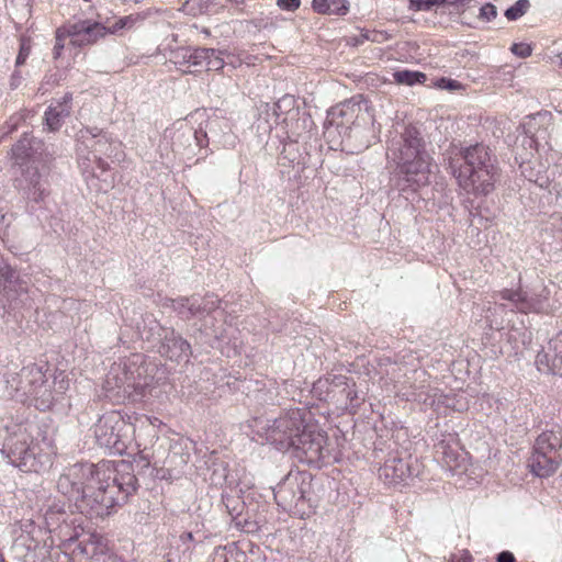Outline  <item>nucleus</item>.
I'll list each match as a JSON object with an SVG mask.
<instances>
[{
  "label": "nucleus",
  "mask_w": 562,
  "mask_h": 562,
  "mask_svg": "<svg viewBox=\"0 0 562 562\" xmlns=\"http://www.w3.org/2000/svg\"><path fill=\"white\" fill-rule=\"evenodd\" d=\"M56 487L81 514L104 518L126 503L137 488V479L131 472L119 474L113 461L76 463L60 474Z\"/></svg>",
  "instance_id": "obj_1"
},
{
  "label": "nucleus",
  "mask_w": 562,
  "mask_h": 562,
  "mask_svg": "<svg viewBox=\"0 0 562 562\" xmlns=\"http://www.w3.org/2000/svg\"><path fill=\"white\" fill-rule=\"evenodd\" d=\"M451 173L468 193L487 195L494 190L496 169L487 146L475 144L468 147L450 146L446 153Z\"/></svg>",
  "instance_id": "obj_2"
},
{
  "label": "nucleus",
  "mask_w": 562,
  "mask_h": 562,
  "mask_svg": "<svg viewBox=\"0 0 562 562\" xmlns=\"http://www.w3.org/2000/svg\"><path fill=\"white\" fill-rule=\"evenodd\" d=\"M12 159L20 176L15 178L16 187L34 202L44 201L49 194L47 176L49 172L50 155L44 143L27 134L13 145Z\"/></svg>",
  "instance_id": "obj_3"
},
{
  "label": "nucleus",
  "mask_w": 562,
  "mask_h": 562,
  "mask_svg": "<svg viewBox=\"0 0 562 562\" xmlns=\"http://www.w3.org/2000/svg\"><path fill=\"white\" fill-rule=\"evenodd\" d=\"M386 155L397 165L403 191H417L429 184L430 157L415 126H405L398 137L392 138Z\"/></svg>",
  "instance_id": "obj_4"
},
{
  "label": "nucleus",
  "mask_w": 562,
  "mask_h": 562,
  "mask_svg": "<svg viewBox=\"0 0 562 562\" xmlns=\"http://www.w3.org/2000/svg\"><path fill=\"white\" fill-rule=\"evenodd\" d=\"M94 437L100 447L113 454H123L135 432L134 425L126 422L117 411L104 413L93 428Z\"/></svg>",
  "instance_id": "obj_5"
},
{
  "label": "nucleus",
  "mask_w": 562,
  "mask_h": 562,
  "mask_svg": "<svg viewBox=\"0 0 562 562\" xmlns=\"http://www.w3.org/2000/svg\"><path fill=\"white\" fill-rule=\"evenodd\" d=\"M498 296L508 301L513 311L524 314H549L553 310L550 301L551 289L543 281H538L526 289H504L499 291Z\"/></svg>",
  "instance_id": "obj_6"
},
{
  "label": "nucleus",
  "mask_w": 562,
  "mask_h": 562,
  "mask_svg": "<svg viewBox=\"0 0 562 562\" xmlns=\"http://www.w3.org/2000/svg\"><path fill=\"white\" fill-rule=\"evenodd\" d=\"M120 144L110 142L108 135L98 128H86L79 132L77 154L80 165L85 170H91L94 175V168L90 167L93 162L102 171L106 170L108 164L102 159V155L112 156Z\"/></svg>",
  "instance_id": "obj_7"
},
{
  "label": "nucleus",
  "mask_w": 562,
  "mask_h": 562,
  "mask_svg": "<svg viewBox=\"0 0 562 562\" xmlns=\"http://www.w3.org/2000/svg\"><path fill=\"white\" fill-rule=\"evenodd\" d=\"M327 439L324 432L314 427L304 426L301 432L296 434L291 448L300 462L321 468L330 456Z\"/></svg>",
  "instance_id": "obj_8"
},
{
  "label": "nucleus",
  "mask_w": 562,
  "mask_h": 562,
  "mask_svg": "<svg viewBox=\"0 0 562 562\" xmlns=\"http://www.w3.org/2000/svg\"><path fill=\"white\" fill-rule=\"evenodd\" d=\"M4 450L11 462L24 472L38 473L49 463L47 454L38 452V446L29 442V436L21 432L10 437L4 443Z\"/></svg>",
  "instance_id": "obj_9"
},
{
  "label": "nucleus",
  "mask_w": 562,
  "mask_h": 562,
  "mask_svg": "<svg viewBox=\"0 0 562 562\" xmlns=\"http://www.w3.org/2000/svg\"><path fill=\"white\" fill-rule=\"evenodd\" d=\"M303 427L300 409H290L279 418L268 419L262 429L266 430V437L269 442L279 450H288L293 445L296 434H300Z\"/></svg>",
  "instance_id": "obj_10"
},
{
  "label": "nucleus",
  "mask_w": 562,
  "mask_h": 562,
  "mask_svg": "<svg viewBox=\"0 0 562 562\" xmlns=\"http://www.w3.org/2000/svg\"><path fill=\"white\" fill-rule=\"evenodd\" d=\"M538 137L522 133L516 139L514 147L515 160L519 165L520 173L528 181L543 188L548 184V177L546 176L544 167L541 164L532 161L533 151L538 147Z\"/></svg>",
  "instance_id": "obj_11"
},
{
  "label": "nucleus",
  "mask_w": 562,
  "mask_h": 562,
  "mask_svg": "<svg viewBox=\"0 0 562 562\" xmlns=\"http://www.w3.org/2000/svg\"><path fill=\"white\" fill-rule=\"evenodd\" d=\"M310 486V475L306 472L291 471L273 488V496L278 506L289 510L296 507L305 498Z\"/></svg>",
  "instance_id": "obj_12"
},
{
  "label": "nucleus",
  "mask_w": 562,
  "mask_h": 562,
  "mask_svg": "<svg viewBox=\"0 0 562 562\" xmlns=\"http://www.w3.org/2000/svg\"><path fill=\"white\" fill-rule=\"evenodd\" d=\"M312 393L321 401L331 402L337 406H347L352 391L349 379L338 374L318 379L313 384Z\"/></svg>",
  "instance_id": "obj_13"
},
{
  "label": "nucleus",
  "mask_w": 562,
  "mask_h": 562,
  "mask_svg": "<svg viewBox=\"0 0 562 562\" xmlns=\"http://www.w3.org/2000/svg\"><path fill=\"white\" fill-rule=\"evenodd\" d=\"M44 375L42 368L38 366H26L19 373L12 374L7 380L8 389L18 401H27L34 394L35 389L42 385Z\"/></svg>",
  "instance_id": "obj_14"
},
{
  "label": "nucleus",
  "mask_w": 562,
  "mask_h": 562,
  "mask_svg": "<svg viewBox=\"0 0 562 562\" xmlns=\"http://www.w3.org/2000/svg\"><path fill=\"white\" fill-rule=\"evenodd\" d=\"M32 530L26 536H20L14 546L13 550L15 555L23 562H45L49 555L50 544L45 541L43 544L35 537L36 528L33 522H30ZM37 532L42 533V530L37 528Z\"/></svg>",
  "instance_id": "obj_15"
},
{
  "label": "nucleus",
  "mask_w": 562,
  "mask_h": 562,
  "mask_svg": "<svg viewBox=\"0 0 562 562\" xmlns=\"http://www.w3.org/2000/svg\"><path fill=\"white\" fill-rule=\"evenodd\" d=\"M158 352L170 360L180 361L191 356V345L173 328L159 327Z\"/></svg>",
  "instance_id": "obj_16"
},
{
  "label": "nucleus",
  "mask_w": 562,
  "mask_h": 562,
  "mask_svg": "<svg viewBox=\"0 0 562 562\" xmlns=\"http://www.w3.org/2000/svg\"><path fill=\"white\" fill-rule=\"evenodd\" d=\"M538 370L562 376V333L550 339L548 347L536 357Z\"/></svg>",
  "instance_id": "obj_17"
},
{
  "label": "nucleus",
  "mask_w": 562,
  "mask_h": 562,
  "mask_svg": "<svg viewBox=\"0 0 562 562\" xmlns=\"http://www.w3.org/2000/svg\"><path fill=\"white\" fill-rule=\"evenodd\" d=\"M131 360L114 362L105 375L104 389L115 395H131V383L135 384L131 371Z\"/></svg>",
  "instance_id": "obj_18"
},
{
  "label": "nucleus",
  "mask_w": 562,
  "mask_h": 562,
  "mask_svg": "<svg viewBox=\"0 0 562 562\" xmlns=\"http://www.w3.org/2000/svg\"><path fill=\"white\" fill-rule=\"evenodd\" d=\"M415 475L411 457L392 456L379 469V477L387 485H397Z\"/></svg>",
  "instance_id": "obj_19"
},
{
  "label": "nucleus",
  "mask_w": 562,
  "mask_h": 562,
  "mask_svg": "<svg viewBox=\"0 0 562 562\" xmlns=\"http://www.w3.org/2000/svg\"><path fill=\"white\" fill-rule=\"evenodd\" d=\"M403 395L408 401L426 403L430 397L429 375L424 369H414L405 376L402 382Z\"/></svg>",
  "instance_id": "obj_20"
},
{
  "label": "nucleus",
  "mask_w": 562,
  "mask_h": 562,
  "mask_svg": "<svg viewBox=\"0 0 562 562\" xmlns=\"http://www.w3.org/2000/svg\"><path fill=\"white\" fill-rule=\"evenodd\" d=\"M0 288H2L8 297L12 299L27 292L26 282L21 278L19 271L1 256Z\"/></svg>",
  "instance_id": "obj_21"
},
{
  "label": "nucleus",
  "mask_w": 562,
  "mask_h": 562,
  "mask_svg": "<svg viewBox=\"0 0 562 562\" xmlns=\"http://www.w3.org/2000/svg\"><path fill=\"white\" fill-rule=\"evenodd\" d=\"M561 462V454H550L546 453V451L533 449L529 467L537 476L548 477L558 470Z\"/></svg>",
  "instance_id": "obj_22"
},
{
  "label": "nucleus",
  "mask_w": 562,
  "mask_h": 562,
  "mask_svg": "<svg viewBox=\"0 0 562 562\" xmlns=\"http://www.w3.org/2000/svg\"><path fill=\"white\" fill-rule=\"evenodd\" d=\"M198 331L217 340L226 337L225 312L221 308V304L216 312L210 313L209 315L205 314Z\"/></svg>",
  "instance_id": "obj_23"
},
{
  "label": "nucleus",
  "mask_w": 562,
  "mask_h": 562,
  "mask_svg": "<svg viewBox=\"0 0 562 562\" xmlns=\"http://www.w3.org/2000/svg\"><path fill=\"white\" fill-rule=\"evenodd\" d=\"M191 301L188 313L184 315V321L198 318L201 322L205 314L209 315L210 313L216 312L221 304V301L215 295L201 296L199 294H192Z\"/></svg>",
  "instance_id": "obj_24"
},
{
  "label": "nucleus",
  "mask_w": 562,
  "mask_h": 562,
  "mask_svg": "<svg viewBox=\"0 0 562 562\" xmlns=\"http://www.w3.org/2000/svg\"><path fill=\"white\" fill-rule=\"evenodd\" d=\"M71 94H65L61 100L53 102L45 112V121L48 130L57 131L71 112Z\"/></svg>",
  "instance_id": "obj_25"
},
{
  "label": "nucleus",
  "mask_w": 562,
  "mask_h": 562,
  "mask_svg": "<svg viewBox=\"0 0 562 562\" xmlns=\"http://www.w3.org/2000/svg\"><path fill=\"white\" fill-rule=\"evenodd\" d=\"M195 131L188 124H181L172 136V149L176 153H187L188 155H195L194 146Z\"/></svg>",
  "instance_id": "obj_26"
},
{
  "label": "nucleus",
  "mask_w": 562,
  "mask_h": 562,
  "mask_svg": "<svg viewBox=\"0 0 562 562\" xmlns=\"http://www.w3.org/2000/svg\"><path fill=\"white\" fill-rule=\"evenodd\" d=\"M207 54H213L209 52L205 47H196V48H181L175 53V58L177 59L175 63L179 65H189L190 67L203 68L205 64V58Z\"/></svg>",
  "instance_id": "obj_27"
},
{
  "label": "nucleus",
  "mask_w": 562,
  "mask_h": 562,
  "mask_svg": "<svg viewBox=\"0 0 562 562\" xmlns=\"http://www.w3.org/2000/svg\"><path fill=\"white\" fill-rule=\"evenodd\" d=\"M140 356H136L135 359L131 360V371L134 383H131V394L135 392L138 395H145L147 387L151 384V378L147 374V368L139 363Z\"/></svg>",
  "instance_id": "obj_28"
},
{
  "label": "nucleus",
  "mask_w": 562,
  "mask_h": 562,
  "mask_svg": "<svg viewBox=\"0 0 562 562\" xmlns=\"http://www.w3.org/2000/svg\"><path fill=\"white\" fill-rule=\"evenodd\" d=\"M357 109H359L357 103L350 101L341 103L328 111L327 120L330 125H335L336 127H344L352 122Z\"/></svg>",
  "instance_id": "obj_29"
},
{
  "label": "nucleus",
  "mask_w": 562,
  "mask_h": 562,
  "mask_svg": "<svg viewBox=\"0 0 562 562\" xmlns=\"http://www.w3.org/2000/svg\"><path fill=\"white\" fill-rule=\"evenodd\" d=\"M562 448V434L559 430L543 431L536 439L533 449L546 451L550 454H560Z\"/></svg>",
  "instance_id": "obj_30"
},
{
  "label": "nucleus",
  "mask_w": 562,
  "mask_h": 562,
  "mask_svg": "<svg viewBox=\"0 0 562 562\" xmlns=\"http://www.w3.org/2000/svg\"><path fill=\"white\" fill-rule=\"evenodd\" d=\"M348 0H313L312 9L323 15H346L349 12Z\"/></svg>",
  "instance_id": "obj_31"
},
{
  "label": "nucleus",
  "mask_w": 562,
  "mask_h": 562,
  "mask_svg": "<svg viewBox=\"0 0 562 562\" xmlns=\"http://www.w3.org/2000/svg\"><path fill=\"white\" fill-rule=\"evenodd\" d=\"M30 401L34 402L35 407L43 412L49 409L53 406L54 395L45 378L42 382V385L35 389V392L30 397Z\"/></svg>",
  "instance_id": "obj_32"
},
{
  "label": "nucleus",
  "mask_w": 562,
  "mask_h": 562,
  "mask_svg": "<svg viewBox=\"0 0 562 562\" xmlns=\"http://www.w3.org/2000/svg\"><path fill=\"white\" fill-rule=\"evenodd\" d=\"M82 539L79 540L77 549L81 554L93 558L98 552L103 551V538L95 533L82 535Z\"/></svg>",
  "instance_id": "obj_33"
},
{
  "label": "nucleus",
  "mask_w": 562,
  "mask_h": 562,
  "mask_svg": "<svg viewBox=\"0 0 562 562\" xmlns=\"http://www.w3.org/2000/svg\"><path fill=\"white\" fill-rule=\"evenodd\" d=\"M111 27H106L100 22H91L88 20L86 35L81 40L82 45L93 44L99 38L104 37L110 33Z\"/></svg>",
  "instance_id": "obj_34"
},
{
  "label": "nucleus",
  "mask_w": 562,
  "mask_h": 562,
  "mask_svg": "<svg viewBox=\"0 0 562 562\" xmlns=\"http://www.w3.org/2000/svg\"><path fill=\"white\" fill-rule=\"evenodd\" d=\"M87 24L88 20L78 21L76 23L64 26L61 31L66 36L71 37V43L74 45L81 46V40H83V36L86 35Z\"/></svg>",
  "instance_id": "obj_35"
},
{
  "label": "nucleus",
  "mask_w": 562,
  "mask_h": 562,
  "mask_svg": "<svg viewBox=\"0 0 562 562\" xmlns=\"http://www.w3.org/2000/svg\"><path fill=\"white\" fill-rule=\"evenodd\" d=\"M393 78L397 83L407 86L423 83L427 79L424 72L413 70H397L393 74Z\"/></svg>",
  "instance_id": "obj_36"
},
{
  "label": "nucleus",
  "mask_w": 562,
  "mask_h": 562,
  "mask_svg": "<svg viewBox=\"0 0 562 562\" xmlns=\"http://www.w3.org/2000/svg\"><path fill=\"white\" fill-rule=\"evenodd\" d=\"M191 295L190 296H179L177 299H165L162 302V306L171 307L180 318L184 319V315L188 313V307L191 304Z\"/></svg>",
  "instance_id": "obj_37"
},
{
  "label": "nucleus",
  "mask_w": 562,
  "mask_h": 562,
  "mask_svg": "<svg viewBox=\"0 0 562 562\" xmlns=\"http://www.w3.org/2000/svg\"><path fill=\"white\" fill-rule=\"evenodd\" d=\"M66 512L64 509V506L53 505L49 506V508L45 513V521L49 529H54L55 527H60V519L59 517H63L61 521L66 522L65 519Z\"/></svg>",
  "instance_id": "obj_38"
},
{
  "label": "nucleus",
  "mask_w": 562,
  "mask_h": 562,
  "mask_svg": "<svg viewBox=\"0 0 562 562\" xmlns=\"http://www.w3.org/2000/svg\"><path fill=\"white\" fill-rule=\"evenodd\" d=\"M530 8L529 0H517L505 11V16L509 21H516L521 18Z\"/></svg>",
  "instance_id": "obj_39"
},
{
  "label": "nucleus",
  "mask_w": 562,
  "mask_h": 562,
  "mask_svg": "<svg viewBox=\"0 0 562 562\" xmlns=\"http://www.w3.org/2000/svg\"><path fill=\"white\" fill-rule=\"evenodd\" d=\"M209 52H212L213 54H207V57L205 58L204 67L206 70H221L223 69L225 61L222 57V52L214 49V48H207Z\"/></svg>",
  "instance_id": "obj_40"
},
{
  "label": "nucleus",
  "mask_w": 562,
  "mask_h": 562,
  "mask_svg": "<svg viewBox=\"0 0 562 562\" xmlns=\"http://www.w3.org/2000/svg\"><path fill=\"white\" fill-rule=\"evenodd\" d=\"M135 462L140 468H148L151 464L156 465L157 461L155 460V454L149 453L147 446L144 447V449L139 450L137 458L135 459Z\"/></svg>",
  "instance_id": "obj_41"
},
{
  "label": "nucleus",
  "mask_w": 562,
  "mask_h": 562,
  "mask_svg": "<svg viewBox=\"0 0 562 562\" xmlns=\"http://www.w3.org/2000/svg\"><path fill=\"white\" fill-rule=\"evenodd\" d=\"M194 131L196 137L194 138V146L200 150L209 145L206 126L203 127L202 125H200V127L196 130L194 128Z\"/></svg>",
  "instance_id": "obj_42"
},
{
  "label": "nucleus",
  "mask_w": 562,
  "mask_h": 562,
  "mask_svg": "<svg viewBox=\"0 0 562 562\" xmlns=\"http://www.w3.org/2000/svg\"><path fill=\"white\" fill-rule=\"evenodd\" d=\"M496 16H497V9L492 3H485L480 9L479 18L484 20V21L490 22V21L494 20Z\"/></svg>",
  "instance_id": "obj_43"
},
{
  "label": "nucleus",
  "mask_w": 562,
  "mask_h": 562,
  "mask_svg": "<svg viewBox=\"0 0 562 562\" xmlns=\"http://www.w3.org/2000/svg\"><path fill=\"white\" fill-rule=\"evenodd\" d=\"M135 19L132 15L123 16L111 26L110 33L115 34L122 29L131 27Z\"/></svg>",
  "instance_id": "obj_44"
},
{
  "label": "nucleus",
  "mask_w": 562,
  "mask_h": 562,
  "mask_svg": "<svg viewBox=\"0 0 562 562\" xmlns=\"http://www.w3.org/2000/svg\"><path fill=\"white\" fill-rule=\"evenodd\" d=\"M512 52L518 57L526 58L531 55V47L525 43H516L512 46Z\"/></svg>",
  "instance_id": "obj_45"
},
{
  "label": "nucleus",
  "mask_w": 562,
  "mask_h": 562,
  "mask_svg": "<svg viewBox=\"0 0 562 562\" xmlns=\"http://www.w3.org/2000/svg\"><path fill=\"white\" fill-rule=\"evenodd\" d=\"M409 8L415 11H429L434 4L431 0H409Z\"/></svg>",
  "instance_id": "obj_46"
},
{
  "label": "nucleus",
  "mask_w": 562,
  "mask_h": 562,
  "mask_svg": "<svg viewBox=\"0 0 562 562\" xmlns=\"http://www.w3.org/2000/svg\"><path fill=\"white\" fill-rule=\"evenodd\" d=\"M277 5L284 11L294 12L301 5V0H277Z\"/></svg>",
  "instance_id": "obj_47"
},
{
  "label": "nucleus",
  "mask_w": 562,
  "mask_h": 562,
  "mask_svg": "<svg viewBox=\"0 0 562 562\" xmlns=\"http://www.w3.org/2000/svg\"><path fill=\"white\" fill-rule=\"evenodd\" d=\"M437 86L439 88L451 90V91L461 88V83L459 81L453 80V79H448V78H440L437 81Z\"/></svg>",
  "instance_id": "obj_48"
},
{
  "label": "nucleus",
  "mask_w": 562,
  "mask_h": 562,
  "mask_svg": "<svg viewBox=\"0 0 562 562\" xmlns=\"http://www.w3.org/2000/svg\"><path fill=\"white\" fill-rule=\"evenodd\" d=\"M65 36L66 35L64 34L61 29H58L56 32V42H55V46H54V54H55L56 58L60 56V52L65 46V44H64Z\"/></svg>",
  "instance_id": "obj_49"
},
{
  "label": "nucleus",
  "mask_w": 562,
  "mask_h": 562,
  "mask_svg": "<svg viewBox=\"0 0 562 562\" xmlns=\"http://www.w3.org/2000/svg\"><path fill=\"white\" fill-rule=\"evenodd\" d=\"M294 103H295V100L293 97L291 95H285L283 97L282 99H280L277 103H276V106L277 108H284L285 109H289V111H292L294 110Z\"/></svg>",
  "instance_id": "obj_50"
},
{
  "label": "nucleus",
  "mask_w": 562,
  "mask_h": 562,
  "mask_svg": "<svg viewBox=\"0 0 562 562\" xmlns=\"http://www.w3.org/2000/svg\"><path fill=\"white\" fill-rule=\"evenodd\" d=\"M515 557L509 551H502L497 554V562H515Z\"/></svg>",
  "instance_id": "obj_51"
},
{
  "label": "nucleus",
  "mask_w": 562,
  "mask_h": 562,
  "mask_svg": "<svg viewBox=\"0 0 562 562\" xmlns=\"http://www.w3.org/2000/svg\"><path fill=\"white\" fill-rule=\"evenodd\" d=\"M27 56H29V48L21 46V49L16 57L15 64L18 66L23 65L25 63Z\"/></svg>",
  "instance_id": "obj_52"
},
{
  "label": "nucleus",
  "mask_w": 562,
  "mask_h": 562,
  "mask_svg": "<svg viewBox=\"0 0 562 562\" xmlns=\"http://www.w3.org/2000/svg\"><path fill=\"white\" fill-rule=\"evenodd\" d=\"M450 562H471V555L464 551L461 555H452Z\"/></svg>",
  "instance_id": "obj_53"
},
{
  "label": "nucleus",
  "mask_w": 562,
  "mask_h": 562,
  "mask_svg": "<svg viewBox=\"0 0 562 562\" xmlns=\"http://www.w3.org/2000/svg\"><path fill=\"white\" fill-rule=\"evenodd\" d=\"M471 0H447L446 4L453 7H464L470 3Z\"/></svg>",
  "instance_id": "obj_54"
},
{
  "label": "nucleus",
  "mask_w": 562,
  "mask_h": 562,
  "mask_svg": "<svg viewBox=\"0 0 562 562\" xmlns=\"http://www.w3.org/2000/svg\"><path fill=\"white\" fill-rule=\"evenodd\" d=\"M193 540V535L192 532H183L181 536H180V541L182 543H186V542H189V541H192Z\"/></svg>",
  "instance_id": "obj_55"
},
{
  "label": "nucleus",
  "mask_w": 562,
  "mask_h": 562,
  "mask_svg": "<svg viewBox=\"0 0 562 562\" xmlns=\"http://www.w3.org/2000/svg\"><path fill=\"white\" fill-rule=\"evenodd\" d=\"M19 121H20L19 116L18 117H15V116L10 117V131L9 132H12L13 130L16 128V125H18Z\"/></svg>",
  "instance_id": "obj_56"
},
{
  "label": "nucleus",
  "mask_w": 562,
  "mask_h": 562,
  "mask_svg": "<svg viewBox=\"0 0 562 562\" xmlns=\"http://www.w3.org/2000/svg\"><path fill=\"white\" fill-rule=\"evenodd\" d=\"M201 0H189L186 2V8L193 9L195 5L200 4Z\"/></svg>",
  "instance_id": "obj_57"
},
{
  "label": "nucleus",
  "mask_w": 562,
  "mask_h": 562,
  "mask_svg": "<svg viewBox=\"0 0 562 562\" xmlns=\"http://www.w3.org/2000/svg\"><path fill=\"white\" fill-rule=\"evenodd\" d=\"M352 393L350 394V398L348 400V405L352 404L353 400L357 397V392L353 390L355 384H350Z\"/></svg>",
  "instance_id": "obj_58"
},
{
  "label": "nucleus",
  "mask_w": 562,
  "mask_h": 562,
  "mask_svg": "<svg viewBox=\"0 0 562 562\" xmlns=\"http://www.w3.org/2000/svg\"><path fill=\"white\" fill-rule=\"evenodd\" d=\"M147 430H148V435H150L151 438H156V440H158V437L156 435V430L153 427L148 426Z\"/></svg>",
  "instance_id": "obj_59"
},
{
  "label": "nucleus",
  "mask_w": 562,
  "mask_h": 562,
  "mask_svg": "<svg viewBox=\"0 0 562 562\" xmlns=\"http://www.w3.org/2000/svg\"><path fill=\"white\" fill-rule=\"evenodd\" d=\"M431 1H432L434 7L445 5L447 2V0H431Z\"/></svg>",
  "instance_id": "obj_60"
},
{
  "label": "nucleus",
  "mask_w": 562,
  "mask_h": 562,
  "mask_svg": "<svg viewBox=\"0 0 562 562\" xmlns=\"http://www.w3.org/2000/svg\"><path fill=\"white\" fill-rule=\"evenodd\" d=\"M284 111V108H277L276 104L273 105V113L276 115H280L281 113H283Z\"/></svg>",
  "instance_id": "obj_61"
},
{
  "label": "nucleus",
  "mask_w": 562,
  "mask_h": 562,
  "mask_svg": "<svg viewBox=\"0 0 562 562\" xmlns=\"http://www.w3.org/2000/svg\"><path fill=\"white\" fill-rule=\"evenodd\" d=\"M80 535L76 531L75 535H71L67 538V540L69 541H74V540H77L79 539Z\"/></svg>",
  "instance_id": "obj_62"
},
{
  "label": "nucleus",
  "mask_w": 562,
  "mask_h": 562,
  "mask_svg": "<svg viewBox=\"0 0 562 562\" xmlns=\"http://www.w3.org/2000/svg\"><path fill=\"white\" fill-rule=\"evenodd\" d=\"M0 562H5L4 559L0 555Z\"/></svg>",
  "instance_id": "obj_63"
}]
</instances>
